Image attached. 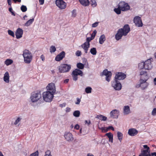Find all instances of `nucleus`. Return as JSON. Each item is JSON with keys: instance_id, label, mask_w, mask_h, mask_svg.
<instances>
[{"instance_id": "nucleus-50", "label": "nucleus", "mask_w": 156, "mask_h": 156, "mask_svg": "<svg viewBox=\"0 0 156 156\" xmlns=\"http://www.w3.org/2000/svg\"><path fill=\"white\" fill-rule=\"evenodd\" d=\"M72 17H75L76 16V10H73L72 12Z\"/></svg>"}, {"instance_id": "nucleus-19", "label": "nucleus", "mask_w": 156, "mask_h": 156, "mask_svg": "<svg viewBox=\"0 0 156 156\" xmlns=\"http://www.w3.org/2000/svg\"><path fill=\"white\" fill-rule=\"evenodd\" d=\"M23 33V30L22 29L20 28H17L15 33L16 38L17 39L21 38L22 37Z\"/></svg>"}, {"instance_id": "nucleus-43", "label": "nucleus", "mask_w": 156, "mask_h": 156, "mask_svg": "<svg viewBox=\"0 0 156 156\" xmlns=\"http://www.w3.org/2000/svg\"><path fill=\"white\" fill-rule=\"evenodd\" d=\"M8 33L9 35L12 36L13 37H14L15 34L13 31L11 30H8Z\"/></svg>"}, {"instance_id": "nucleus-16", "label": "nucleus", "mask_w": 156, "mask_h": 156, "mask_svg": "<svg viewBox=\"0 0 156 156\" xmlns=\"http://www.w3.org/2000/svg\"><path fill=\"white\" fill-rule=\"evenodd\" d=\"M102 75L106 76L105 79L106 81L108 82L110 81L112 75L111 72L108 71L107 69H105L103 71L102 73Z\"/></svg>"}, {"instance_id": "nucleus-52", "label": "nucleus", "mask_w": 156, "mask_h": 156, "mask_svg": "<svg viewBox=\"0 0 156 156\" xmlns=\"http://www.w3.org/2000/svg\"><path fill=\"white\" fill-rule=\"evenodd\" d=\"M98 22H96L92 24V27H95L98 25Z\"/></svg>"}, {"instance_id": "nucleus-20", "label": "nucleus", "mask_w": 156, "mask_h": 156, "mask_svg": "<svg viewBox=\"0 0 156 156\" xmlns=\"http://www.w3.org/2000/svg\"><path fill=\"white\" fill-rule=\"evenodd\" d=\"M3 80L6 83H9L10 82V76L7 71L5 73L3 77Z\"/></svg>"}, {"instance_id": "nucleus-6", "label": "nucleus", "mask_w": 156, "mask_h": 156, "mask_svg": "<svg viewBox=\"0 0 156 156\" xmlns=\"http://www.w3.org/2000/svg\"><path fill=\"white\" fill-rule=\"evenodd\" d=\"M83 75V72L79 69H76L73 70L72 73V76L73 78V80L76 81L78 79V75H80V76H82Z\"/></svg>"}, {"instance_id": "nucleus-32", "label": "nucleus", "mask_w": 156, "mask_h": 156, "mask_svg": "<svg viewBox=\"0 0 156 156\" xmlns=\"http://www.w3.org/2000/svg\"><path fill=\"white\" fill-rule=\"evenodd\" d=\"M90 52L93 55H96L97 54V51L95 48H93L90 49Z\"/></svg>"}, {"instance_id": "nucleus-37", "label": "nucleus", "mask_w": 156, "mask_h": 156, "mask_svg": "<svg viewBox=\"0 0 156 156\" xmlns=\"http://www.w3.org/2000/svg\"><path fill=\"white\" fill-rule=\"evenodd\" d=\"M77 66L78 68L80 69H83L84 67V65L81 63H78L77 64Z\"/></svg>"}, {"instance_id": "nucleus-11", "label": "nucleus", "mask_w": 156, "mask_h": 156, "mask_svg": "<svg viewBox=\"0 0 156 156\" xmlns=\"http://www.w3.org/2000/svg\"><path fill=\"white\" fill-rule=\"evenodd\" d=\"M55 3L58 7L61 9H65L66 6V3L63 0H56Z\"/></svg>"}, {"instance_id": "nucleus-30", "label": "nucleus", "mask_w": 156, "mask_h": 156, "mask_svg": "<svg viewBox=\"0 0 156 156\" xmlns=\"http://www.w3.org/2000/svg\"><path fill=\"white\" fill-rule=\"evenodd\" d=\"M34 21V18L29 20L24 24V26L26 27H28Z\"/></svg>"}, {"instance_id": "nucleus-29", "label": "nucleus", "mask_w": 156, "mask_h": 156, "mask_svg": "<svg viewBox=\"0 0 156 156\" xmlns=\"http://www.w3.org/2000/svg\"><path fill=\"white\" fill-rule=\"evenodd\" d=\"M99 42L100 44H102L103 43L104 41L105 40V37L104 35L103 34L101 35L99 38Z\"/></svg>"}, {"instance_id": "nucleus-49", "label": "nucleus", "mask_w": 156, "mask_h": 156, "mask_svg": "<svg viewBox=\"0 0 156 156\" xmlns=\"http://www.w3.org/2000/svg\"><path fill=\"white\" fill-rule=\"evenodd\" d=\"M9 11L11 12L12 15L13 16H15L16 15L14 13V12L13 11L12 8L10 7L9 9Z\"/></svg>"}, {"instance_id": "nucleus-21", "label": "nucleus", "mask_w": 156, "mask_h": 156, "mask_svg": "<svg viewBox=\"0 0 156 156\" xmlns=\"http://www.w3.org/2000/svg\"><path fill=\"white\" fill-rule=\"evenodd\" d=\"M138 131L136 129L134 128H131L129 129L128 131V134L131 136H134L138 133Z\"/></svg>"}, {"instance_id": "nucleus-14", "label": "nucleus", "mask_w": 156, "mask_h": 156, "mask_svg": "<svg viewBox=\"0 0 156 156\" xmlns=\"http://www.w3.org/2000/svg\"><path fill=\"white\" fill-rule=\"evenodd\" d=\"M119 111L117 109H114L110 113V117L113 119H117L119 115Z\"/></svg>"}, {"instance_id": "nucleus-28", "label": "nucleus", "mask_w": 156, "mask_h": 156, "mask_svg": "<svg viewBox=\"0 0 156 156\" xmlns=\"http://www.w3.org/2000/svg\"><path fill=\"white\" fill-rule=\"evenodd\" d=\"M105 135L109 138V141L113 142V135L111 133H107Z\"/></svg>"}, {"instance_id": "nucleus-44", "label": "nucleus", "mask_w": 156, "mask_h": 156, "mask_svg": "<svg viewBox=\"0 0 156 156\" xmlns=\"http://www.w3.org/2000/svg\"><path fill=\"white\" fill-rule=\"evenodd\" d=\"M44 156H52L51 151L50 150H47L45 152Z\"/></svg>"}, {"instance_id": "nucleus-54", "label": "nucleus", "mask_w": 156, "mask_h": 156, "mask_svg": "<svg viewBox=\"0 0 156 156\" xmlns=\"http://www.w3.org/2000/svg\"><path fill=\"white\" fill-rule=\"evenodd\" d=\"M20 118H18L14 122V124L15 125L17 124L20 121Z\"/></svg>"}, {"instance_id": "nucleus-1", "label": "nucleus", "mask_w": 156, "mask_h": 156, "mask_svg": "<svg viewBox=\"0 0 156 156\" xmlns=\"http://www.w3.org/2000/svg\"><path fill=\"white\" fill-rule=\"evenodd\" d=\"M130 31L129 26L128 24L124 26L122 28L118 30L115 35L116 39L118 41L121 39L122 36H126Z\"/></svg>"}, {"instance_id": "nucleus-3", "label": "nucleus", "mask_w": 156, "mask_h": 156, "mask_svg": "<svg viewBox=\"0 0 156 156\" xmlns=\"http://www.w3.org/2000/svg\"><path fill=\"white\" fill-rule=\"evenodd\" d=\"M54 94L51 93L50 91H45L43 93V97L44 100L46 102H51L54 97Z\"/></svg>"}, {"instance_id": "nucleus-25", "label": "nucleus", "mask_w": 156, "mask_h": 156, "mask_svg": "<svg viewBox=\"0 0 156 156\" xmlns=\"http://www.w3.org/2000/svg\"><path fill=\"white\" fill-rule=\"evenodd\" d=\"M80 4L84 6H88L90 4L88 0H79Z\"/></svg>"}, {"instance_id": "nucleus-62", "label": "nucleus", "mask_w": 156, "mask_h": 156, "mask_svg": "<svg viewBox=\"0 0 156 156\" xmlns=\"http://www.w3.org/2000/svg\"><path fill=\"white\" fill-rule=\"evenodd\" d=\"M41 59L43 61H44V57L43 55H42L41 56Z\"/></svg>"}, {"instance_id": "nucleus-24", "label": "nucleus", "mask_w": 156, "mask_h": 156, "mask_svg": "<svg viewBox=\"0 0 156 156\" xmlns=\"http://www.w3.org/2000/svg\"><path fill=\"white\" fill-rule=\"evenodd\" d=\"M123 109V113L124 115H128L130 113V111L129 106L128 105L124 106Z\"/></svg>"}, {"instance_id": "nucleus-10", "label": "nucleus", "mask_w": 156, "mask_h": 156, "mask_svg": "<svg viewBox=\"0 0 156 156\" xmlns=\"http://www.w3.org/2000/svg\"><path fill=\"white\" fill-rule=\"evenodd\" d=\"M112 86L115 90H119L122 88L121 83L118 81L116 80L112 82Z\"/></svg>"}, {"instance_id": "nucleus-48", "label": "nucleus", "mask_w": 156, "mask_h": 156, "mask_svg": "<svg viewBox=\"0 0 156 156\" xmlns=\"http://www.w3.org/2000/svg\"><path fill=\"white\" fill-rule=\"evenodd\" d=\"M151 115L153 116L156 115V108H154L151 112Z\"/></svg>"}, {"instance_id": "nucleus-27", "label": "nucleus", "mask_w": 156, "mask_h": 156, "mask_svg": "<svg viewBox=\"0 0 156 156\" xmlns=\"http://www.w3.org/2000/svg\"><path fill=\"white\" fill-rule=\"evenodd\" d=\"M96 118L101 120V121H105L107 119V117L101 115H98Z\"/></svg>"}, {"instance_id": "nucleus-40", "label": "nucleus", "mask_w": 156, "mask_h": 156, "mask_svg": "<svg viewBox=\"0 0 156 156\" xmlns=\"http://www.w3.org/2000/svg\"><path fill=\"white\" fill-rule=\"evenodd\" d=\"M56 50V48L55 46H51L50 48V51L51 53L54 52Z\"/></svg>"}, {"instance_id": "nucleus-31", "label": "nucleus", "mask_w": 156, "mask_h": 156, "mask_svg": "<svg viewBox=\"0 0 156 156\" xmlns=\"http://www.w3.org/2000/svg\"><path fill=\"white\" fill-rule=\"evenodd\" d=\"M13 62L12 60L9 59H7L4 62V63L7 66H8L11 64Z\"/></svg>"}, {"instance_id": "nucleus-45", "label": "nucleus", "mask_w": 156, "mask_h": 156, "mask_svg": "<svg viewBox=\"0 0 156 156\" xmlns=\"http://www.w3.org/2000/svg\"><path fill=\"white\" fill-rule=\"evenodd\" d=\"M97 32V31L96 30H95L93 31V33L92 34L91 37L93 38V39L95 37Z\"/></svg>"}, {"instance_id": "nucleus-26", "label": "nucleus", "mask_w": 156, "mask_h": 156, "mask_svg": "<svg viewBox=\"0 0 156 156\" xmlns=\"http://www.w3.org/2000/svg\"><path fill=\"white\" fill-rule=\"evenodd\" d=\"M140 84H141V87L142 90L146 88L148 85V83L146 81L143 82L140 80Z\"/></svg>"}, {"instance_id": "nucleus-4", "label": "nucleus", "mask_w": 156, "mask_h": 156, "mask_svg": "<svg viewBox=\"0 0 156 156\" xmlns=\"http://www.w3.org/2000/svg\"><path fill=\"white\" fill-rule=\"evenodd\" d=\"M41 98V95L40 91L33 92L31 95L30 100L32 102H36Z\"/></svg>"}, {"instance_id": "nucleus-22", "label": "nucleus", "mask_w": 156, "mask_h": 156, "mask_svg": "<svg viewBox=\"0 0 156 156\" xmlns=\"http://www.w3.org/2000/svg\"><path fill=\"white\" fill-rule=\"evenodd\" d=\"M65 53L64 51H62L59 54L57 55L55 58L56 61H59L62 60L65 57Z\"/></svg>"}, {"instance_id": "nucleus-17", "label": "nucleus", "mask_w": 156, "mask_h": 156, "mask_svg": "<svg viewBox=\"0 0 156 156\" xmlns=\"http://www.w3.org/2000/svg\"><path fill=\"white\" fill-rule=\"evenodd\" d=\"M144 69L147 70H150L152 68V65L151 64V60L148 59L144 62Z\"/></svg>"}, {"instance_id": "nucleus-51", "label": "nucleus", "mask_w": 156, "mask_h": 156, "mask_svg": "<svg viewBox=\"0 0 156 156\" xmlns=\"http://www.w3.org/2000/svg\"><path fill=\"white\" fill-rule=\"evenodd\" d=\"M76 101L75 102V104L76 105H79L81 101V99L79 98H77Z\"/></svg>"}, {"instance_id": "nucleus-53", "label": "nucleus", "mask_w": 156, "mask_h": 156, "mask_svg": "<svg viewBox=\"0 0 156 156\" xmlns=\"http://www.w3.org/2000/svg\"><path fill=\"white\" fill-rule=\"evenodd\" d=\"M81 54V51L79 50L77 51L76 53V55L78 56H80Z\"/></svg>"}, {"instance_id": "nucleus-38", "label": "nucleus", "mask_w": 156, "mask_h": 156, "mask_svg": "<svg viewBox=\"0 0 156 156\" xmlns=\"http://www.w3.org/2000/svg\"><path fill=\"white\" fill-rule=\"evenodd\" d=\"M90 2L91 6L93 7H96L97 5L96 0H90Z\"/></svg>"}, {"instance_id": "nucleus-64", "label": "nucleus", "mask_w": 156, "mask_h": 156, "mask_svg": "<svg viewBox=\"0 0 156 156\" xmlns=\"http://www.w3.org/2000/svg\"><path fill=\"white\" fill-rule=\"evenodd\" d=\"M154 85H156V77L154 79Z\"/></svg>"}, {"instance_id": "nucleus-12", "label": "nucleus", "mask_w": 156, "mask_h": 156, "mask_svg": "<svg viewBox=\"0 0 156 156\" xmlns=\"http://www.w3.org/2000/svg\"><path fill=\"white\" fill-rule=\"evenodd\" d=\"M133 21L136 26L138 27H142L143 24L141 18L138 16H136L133 19Z\"/></svg>"}, {"instance_id": "nucleus-55", "label": "nucleus", "mask_w": 156, "mask_h": 156, "mask_svg": "<svg viewBox=\"0 0 156 156\" xmlns=\"http://www.w3.org/2000/svg\"><path fill=\"white\" fill-rule=\"evenodd\" d=\"M85 124H87L88 125H89L91 123V122L90 120H85Z\"/></svg>"}, {"instance_id": "nucleus-58", "label": "nucleus", "mask_w": 156, "mask_h": 156, "mask_svg": "<svg viewBox=\"0 0 156 156\" xmlns=\"http://www.w3.org/2000/svg\"><path fill=\"white\" fill-rule=\"evenodd\" d=\"M80 128V126L78 124H76L75 126H74V129H76L77 130L79 129Z\"/></svg>"}, {"instance_id": "nucleus-9", "label": "nucleus", "mask_w": 156, "mask_h": 156, "mask_svg": "<svg viewBox=\"0 0 156 156\" xmlns=\"http://www.w3.org/2000/svg\"><path fill=\"white\" fill-rule=\"evenodd\" d=\"M119 5V7H120L121 9V11H126L129 9L130 8L128 3L124 1L120 2Z\"/></svg>"}, {"instance_id": "nucleus-39", "label": "nucleus", "mask_w": 156, "mask_h": 156, "mask_svg": "<svg viewBox=\"0 0 156 156\" xmlns=\"http://www.w3.org/2000/svg\"><path fill=\"white\" fill-rule=\"evenodd\" d=\"M92 89L90 87H87L85 89V92L87 93H90L91 92Z\"/></svg>"}, {"instance_id": "nucleus-60", "label": "nucleus", "mask_w": 156, "mask_h": 156, "mask_svg": "<svg viewBox=\"0 0 156 156\" xmlns=\"http://www.w3.org/2000/svg\"><path fill=\"white\" fill-rule=\"evenodd\" d=\"M7 2L8 5H11L12 4V0H7Z\"/></svg>"}, {"instance_id": "nucleus-7", "label": "nucleus", "mask_w": 156, "mask_h": 156, "mask_svg": "<svg viewBox=\"0 0 156 156\" xmlns=\"http://www.w3.org/2000/svg\"><path fill=\"white\" fill-rule=\"evenodd\" d=\"M143 147L145 150L141 151V153L139 156H151L149 147L146 145H144Z\"/></svg>"}, {"instance_id": "nucleus-42", "label": "nucleus", "mask_w": 156, "mask_h": 156, "mask_svg": "<svg viewBox=\"0 0 156 156\" xmlns=\"http://www.w3.org/2000/svg\"><path fill=\"white\" fill-rule=\"evenodd\" d=\"M20 9L23 12H25L27 10V7L24 5H22Z\"/></svg>"}, {"instance_id": "nucleus-63", "label": "nucleus", "mask_w": 156, "mask_h": 156, "mask_svg": "<svg viewBox=\"0 0 156 156\" xmlns=\"http://www.w3.org/2000/svg\"><path fill=\"white\" fill-rule=\"evenodd\" d=\"M151 156H156V152L152 153L151 154Z\"/></svg>"}, {"instance_id": "nucleus-5", "label": "nucleus", "mask_w": 156, "mask_h": 156, "mask_svg": "<svg viewBox=\"0 0 156 156\" xmlns=\"http://www.w3.org/2000/svg\"><path fill=\"white\" fill-rule=\"evenodd\" d=\"M71 66L66 64H64L61 65L58 67L59 72L64 73L68 72L70 70Z\"/></svg>"}, {"instance_id": "nucleus-13", "label": "nucleus", "mask_w": 156, "mask_h": 156, "mask_svg": "<svg viewBox=\"0 0 156 156\" xmlns=\"http://www.w3.org/2000/svg\"><path fill=\"white\" fill-rule=\"evenodd\" d=\"M64 136L65 140L69 142H71L74 140L73 135L70 132H65L64 135Z\"/></svg>"}, {"instance_id": "nucleus-2", "label": "nucleus", "mask_w": 156, "mask_h": 156, "mask_svg": "<svg viewBox=\"0 0 156 156\" xmlns=\"http://www.w3.org/2000/svg\"><path fill=\"white\" fill-rule=\"evenodd\" d=\"M24 62L27 63H30L32 59V55L31 52L27 50H25L23 54Z\"/></svg>"}, {"instance_id": "nucleus-33", "label": "nucleus", "mask_w": 156, "mask_h": 156, "mask_svg": "<svg viewBox=\"0 0 156 156\" xmlns=\"http://www.w3.org/2000/svg\"><path fill=\"white\" fill-rule=\"evenodd\" d=\"M138 68L140 69H144V62H141L138 64Z\"/></svg>"}, {"instance_id": "nucleus-34", "label": "nucleus", "mask_w": 156, "mask_h": 156, "mask_svg": "<svg viewBox=\"0 0 156 156\" xmlns=\"http://www.w3.org/2000/svg\"><path fill=\"white\" fill-rule=\"evenodd\" d=\"M117 135L118 139L119 140L120 142H121L122 139L123 134L119 132H118L117 133Z\"/></svg>"}, {"instance_id": "nucleus-35", "label": "nucleus", "mask_w": 156, "mask_h": 156, "mask_svg": "<svg viewBox=\"0 0 156 156\" xmlns=\"http://www.w3.org/2000/svg\"><path fill=\"white\" fill-rule=\"evenodd\" d=\"M121 8H120V7H119V5H118V6L117 8H115L114 9V11L118 14H119L121 13Z\"/></svg>"}, {"instance_id": "nucleus-41", "label": "nucleus", "mask_w": 156, "mask_h": 156, "mask_svg": "<svg viewBox=\"0 0 156 156\" xmlns=\"http://www.w3.org/2000/svg\"><path fill=\"white\" fill-rule=\"evenodd\" d=\"M93 38L91 37H88L86 39V41L85 43L90 45V42L93 40Z\"/></svg>"}, {"instance_id": "nucleus-18", "label": "nucleus", "mask_w": 156, "mask_h": 156, "mask_svg": "<svg viewBox=\"0 0 156 156\" xmlns=\"http://www.w3.org/2000/svg\"><path fill=\"white\" fill-rule=\"evenodd\" d=\"M126 77V75L124 73L120 72L116 74L115 76V79L123 80Z\"/></svg>"}, {"instance_id": "nucleus-61", "label": "nucleus", "mask_w": 156, "mask_h": 156, "mask_svg": "<svg viewBox=\"0 0 156 156\" xmlns=\"http://www.w3.org/2000/svg\"><path fill=\"white\" fill-rule=\"evenodd\" d=\"M40 5H43L44 2V0H39Z\"/></svg>"}, {"instance_id": "nucleus-46", "label": "nucleus", "mask_w": 156, "mask_h": 156, "mask_svg": "<svg viewBox=\"0 0 156 156\" xmlns=\"http://www.w3.org/2000/svg\"><path fill=\"white\" fill-rule=\"evenodd\" d=\"M100 129L103 132H106L108 131L107 127H102Z\"/></svg>"}, {"instance_id": "nucleus-56", "label": "nucleus", "mask_w": 156, "mask_h": 156, "mask_svg": "<svg viewBox=\"0 0 156 156\" xmlns=\"http://www.w3.org/2000/svg\"><path fill=\"white\" fill-rule=\"evenodd\" d=\"M71 111V108H70L67 107H66V112H70Z\"/></svg>"}, {"instance_id": "nucleus-36", "label": "nucleus", "mask_w": 156, "mask_h": 156, "mask_svg": "<svg viewBox=\"0 0 156 156\" xmlns=\"http://www.w3.org/2000/svg\"><path fill=\"white\" fill-rule=\"evenodd\" d=\"M80 115V112L79 110L75 111L73 113V115L74 116L78 117H79Z\"/></svg>"}, {"instance_id": "nucleus-15", "label": "nucleus", "mask_w": 156, "mask_h": 156, "mask_svg": "<svg viewBox=\"0 0 156 156\" xmlns=\"http://www.w3.org/2000/svg\"><path fill=\"white\" fill-rule=\"evenodd\" d=\"M47 88L48 91H50L53 94L56 91L54 83H49L47 87Z\"/></svg>"}, {"instance_id": "nucleus-59", "label": "nucleus", "mask_w": 156, "mask_h": 156, "mask_svg": "<svg viewBox=\"0 0 156 156\" xmlns=\"http://www.w3.org/2000/svg\"><path fill=\"white\" fill-rule=\"evenodd\" d=\"M66 103H63L62 104H60L59 105L60 107L62 108L63 107H65L66 106Z\"/></svg>"}, {"instance_id": "nucleus-57", "label": "nucleus", "mask_w": 156, "mask_h": 156, "mask_svg": "<svg viewBox=\"0 0 156 156\" xmlns=\"http://www.w3.org/2000/svg\"><path fill=\"white\" fill-rule=\"evenodd\" d=\"M109 129H111L113 131L114 130V128L112 126H109L107 127L108 131Z\"/></svg>"}, {"instance_id": "nucleus-8", "label": "nucleus", "mask_w": 156, "mask_h": 156, "mask_svg": "<svg viewBox=\"0 0 156 156\" xmlns=\"http://www.w3.org/2000/svg\"><path fill=\"white\" fill-rule=\"evenodd\" d=\"M140 80L143 82H146L149 79V76L147 72L145 71L141 70L140 72Z\"/></svg>"}, {"instance_id": "nucleus-47", "label": "nucleus", "mask_w": 156, "mask_h": 156, "mask_svg": "<svg viewBox=\"0 0 156 156\" xmlns=\"http://www.w3.org/2000/svg\"><path fill=\"white\" fill-rule=\"evenodd\" d=\"M29 156H38V152L36 151L34 153L31 154Z\"/></svg>"}, {"instance_id": "nucleus-23", "label": "nucleus", "mask_w": 156, "mask_h": 156, "mask_svg": "<svg viewBox=\"0 0 156 156\" xmlns=\"http://www.w3.org/2000/svg\"><path fill=\"white\" fill-rule=\"evenodd\" d=\"M90 45L84 43L81 45V47L83 49L84 52L87 54L88 52V49L90 47Z\"/></svg>"}]
</instances>
